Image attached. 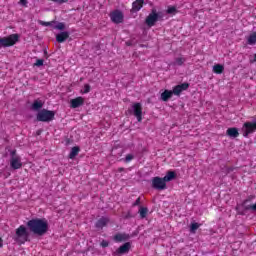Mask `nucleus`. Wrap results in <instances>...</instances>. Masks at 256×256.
I'll return each mask as SVG.
<instances>
[{"mask_svg":"<svg viewBox=\"0 0 256 256\" xmlns=\"http://www.w3.org/2000/svg\"><path fill=\"white\" fill-rule=\"evenodd\" d=\"M30 233L43 237L49 231V222L45 218H33L26 223Z\"/></svg>","mask_w":256,"mask_h":256,"instance_id":"obj_1","label":"nucleus"},{"mask_svg":"<svg viewBox=\"0 0 256 256\" xmlns=\"http://www.w3.org/2000/svg\"><path fill=\"white\" fill-rule=\"evenodd\" d=\"M13 239L19 245H25L29 241V230L25 225H20L13 236Z\"/></svg>","mask_w":256,"mask_h":256,"instance_id":"obj_2","label":"nucleus"},{"mask_svg":"<svg viewBox=\"0 0 256 256\" xmlns=\"http://www.w3.org/2000/svg\"><path fill=\"white\" fill-rule=\"evenodd\" d=\"M36 119L42 123H51L55 119V111L42 109L37 113Z\"/></svg>","mask_w":256,"mask_h":256,"instance_id":"obj_3","label":"nucleus"},{"mask_svg":"<svg viewBox=\"0 0 256 256\" xmlns=\"http://www.w3.org/2000/svg\"><path fill=\"white\" fill-rule=\"evenodd\" d=\"M19 41V34H11L0 38V47H13Z\"/></svg>","mask_w":256,"mask_h":256,"instance_id":"obj_4","label":"nucleus"},{"mask_svg":"<svg viewBox=\"0 0 256 256\" xmlns=\"http://www.w3.org/2000/svg\"><path fill=\"white\" fill-rule=\"evenodd\" d=\"M10 156V167L14 170L21 169L23 162H21V157L17 155V150H12Z\"/></svg>","mask_w":256,"mask_h":256,"instance_id":"obj_5","label":"nucleus"},{"mask_svg":"<svg viewBox=\"0 0 256 256\" xmlns=\"http://www.w3.org/2000/svg\"><path fill=\"white\" fill-rule=\"evenodd\" d=\"M152 188L157 189L158 191H163L167 189V182H165L164 178L156 176L152 178Z\"/></svg>","mask_w":256,"mask_h":256,"instance_id":"obj_6","label":"nucleus"},{"mask_svg":"<svg viewBox=\"0 0 256 256\" xmlns=\"http://www.w3.org/2000/svg\"><path fill=\"white\" fill-rule=\"evenodd\" d=\"M159 21L157 10L152 9L151 13L146 17L145 23L148 27H155V23Z\"/></svg>","mask_w":256,"mask_h":256,"instance_id":"obj_7","label":"nucleus"},{"mask_svg":"<svg viewBox=\"0 0 256 256\" xmlns=\"http://www.w3.org/2000/svg\"><path fill=\"white\" fill-rule=\"evenodd\" d=\"M243 137H249L251 133H255L256 131V122H245L243 124Z\"/></svg>","mask_w":256,"mask_h":256,"instance_id":"obj_8","label":"nucleus"},{"mask_svg":"<svg viewBox=\"0 0 256 256\" xmlns=\"http://www.w3.org/2000/svg\"><path fill=\"white\" fill-rule=\"evenodd\" d=\"M132 108L133 114L136 117L138 123H141V121H143V106L141 103L137 102L133 104Z\"/></svg>","mask_w":256,"mask_h":256,"instance_id":"obj_9","label":"nucleus"},{"mask_svg":"<svg viewBox=\"0 0 256 256\" xmlns=\"http://www.w3.org/2000/svg\"><path fill=\"white\" fill-rule=\"evenodd\" d=\"M123 18H124L123 12H121L120 10H114L110 14V19L112 23H116V25H119V23L123 21Z\"/></svg>","mask_w":256,"mask_h":256,"instance_id":"obj_10","label":"nucleus"},{"mask_svg":"<svg viewBox=\"0 0 256 256\" xmlns=\"http://www.w3.org/2000/svg\"><path fill=\"white\" fill-rule=\"evenodd\" d=\"M187 89H189V83L185 82L174 86L172 89V93L173 95H181V93H183V91H187Z\"/></svg>","mask_w":256,"mask_h":256,"instance_id":"obj_11","label":"nucleus"},{"mask_svg":"<svg viewBox=\"0 0 256 256\" xmlns=\"http://www.w3.org/2000/svg\"><path fill=\"white\" fill-rule=\"evenodd\" d=\"M131 250V242H125L115 252V255H125Z\"/></svg>","mask_w":256,"mask_h":256,"instance_id":"obj_12","label":"nucleus"},{"mask_svg":"<svg viewBox=\"0 0 256 256\" xmlns=\"http://www.w3.org/2000/svg\"><path fill=\"white\" fill-rule=\"evenodd\" d=\"M130 239L131 235L127 233H117L113 237V241H115V243H123L124 241H129Z\"/></svg>","mask_w":256,"mask_h":256,"instance_id":"obj_13","label":"nucleus"},{"mask_svg":"<svg viewBox=\"0 0 256 256\" xmlns=\"http://www.w3.org/2000/svg\"><path fill=\"white\" fill-rule=\"evenodd\" d=\"M143 5H145V0H135L132 3L131 13H139V10L143 9Z\"/></svg>","mask_w":256,"mask_h":256,"instance_id":"obj_14","label":"nucleus"},{"mask_svg":"<svg viewBox=\"0 0 256 256\" xmlns=\"http://www.w3.org/2000/svg\"><path fill=\"white\" fill-rule=\"evenodd\" d=\"M85 103V99H83V97H77V98H74L70 101V107L72 109H77L79 107H81L82 105H84Z\"/></svg>","mask_w":256,"mask_h":256,"instance_id":"obj_15","label":"nucleus"},{"mask_svg":"<svg viewBox=\"0 0 256 256\" xmlns=\"http://www.w3.org/2000/svg\"><path fill=\"white\" fill-rule=\"evenodd\" d=\"M108 223H109L108 217H101L96 221L95 227L96 229H103V227H107Z\"/></svg>","mask_w":256,"mask_h":256,"instance_id":"obj_16","label":"nucleus"},{"mask_svg":"<svg viewBox=\"0 0 256 256\" xmlns=\"http://www.w3.org/2000/svg\"><path fill=\"white\" fill-rule=\"evenodd\" d=\"M226 135L231 139H237V137H239V129L235 127L228 128L226 131Z\"/></svg>","mask_w":256,"mask_h":256,"instance_id":"obj_17","label":"nucleus"},{"mask_svg":"<svg viewBox=\"0 0 256 256\" xmlns=\"http://www.w3.org/2000/svg\"><path fill=\"white\" fill-rule=\"evenodd\" d=\"M66 39H69V32L64 31L56 35L57 43H65Z\"/></svg>","mask_w":256,"mask_h":256,"instance_id":"obj_18","label":"nucleus"},{"mask_svg":"<svg viewBox=\"0 0 256 256\" xmlns=\"http://www.w3.org/2000/svg\"><path fill=\"white\" fill-rule=\"evenodd\" d=\"M173 97V90H164L161 94L162 101H168Z\"/></svg>","mask_w":256,"mask_h":256,"instance_id":"obj_19","label":"nucleus"},{"mask_svg":"<svg viewBox=\"0 0 256 256\" xmlns=\"http://www.w3.org/2000/svg\"><path fill=\"white\" fill-rule=\"evenodd\" d=\"M43 105H45L43 101L34 100V102L32 103V109L33 111H39L40 109H43Z\"/></svg>","mask_w":256,"mask_h":256,"instance_id":"obj_20","label":"nucleus"},{"mask_svg":"<svg viewBox=\"0 0 256 256\" xmlns=\"http://www.w3.org/2000/svg\"><path fill=\"white\" fill-rule=\"evenodd\" d=\"M80 151H81V148H79V146L72 147L69 153V159H75L79 155Z\"/></svg>","mask_w":256,"mask_h":256,"instance_id":"obj_21","label":"nucleus"},{"mask_svg":"<svg viewBox=\"0 0 256 256\" xmlns=\"http://www.w3.org/2000/svg\"><path fill=\"white\" fill-rule=\"evenodd\" d=\"M213 73H216V75H221L225 71V66L221 64H215L212 69Z\"/></svg>","mask_w":256,"mask_h":256,"instance_id":"obj_22","label":"nucleus"},{"mask_svg":"<svg viewBox=\"0 0 256 256\" xmlns=\"http://www.w3.org/2000/svg\"><path fill=\"white\" fill-rule=\"evenodd\" d=\"M177 177V174L173 171H168L166 175L163 177L164 181L167 183L169 181H173Z\"/></svg>","mask_w":256,"mask_h":256,"instance_id":"obj_23","label":"nucleus"},{"mask_svg":"<svg viewBox=\"0 0 256 256\" xmlns=\"http://www.w3.org/2000/svg\"><path fill=\"white\" fill-rule=\"evenodd\" d=\"M248 45H255L256 44V32H253L247 38Z\"/></svg>","mask_w":256,"mask_h":256,"instance_id":"obj_24","label":"nucleus"},{"mask_svg":"<svg viewBox=\"0 0 256 256\" xmlns=\"http://www.w3.org/2000/svg\"><path fill=\"white\" fill-rule=\"evenodd\" d=\"M147 213H149V209H147V207H140L139 215L141 219H145V217H147Z\"/></svg>","mask_w":256,"mask_h":256,"instance_id":"obj_25","label":"nucleus"},{"mask_svg":"<svg viewBox=\"0 0 256 256\" xmlns=\"http://www.w3.org/2000/svg\"><path fill=\"white\" fill-rule=\"evenodd\" d=\"M185 61H187L185 57H178L175 59L174 65H178V67H181L185 64Z\"/></svg>","mask_w":256,"mask_h":256,"instance_id":"obj_26","label":"nucleus"},{"mask_svg":"<svg viewBox=\"0 0 256 256\" xmlns=\"http://www.w3.org/2000/svg\"><path fill=\"white\" fill-rule=\"evenodd\" d=\"M166 13L168 15H175V13H177V8L175 6H169Z\"/></svg>","mask_w":256,"mask_h":256,"instance_id":"obj_27","label":"nucleus"},{"mask_svg":"<svg viewBox=\"0 0 256 256\" xmlns=\"http://www.w3.org/2000/svg\"><path fill=\"white\" fill-rule=\"evenodd\" d=\"M39 25H42V27H51L55 21L45 22L43 20H38Z\"/></svg>","mask_w":256,"mask_h":256,"instance_id":"obj_28","label":"nucleus"},{"mask_svg":"<svg viewBox=\"0 0 256 256\" xmlns=\"http://www.w3.org/2000/svg\"><path fill=\"white\" fill-rule=\"evenodd\" d=\"M199 227H200L199 223H197V222L192 223L190 226L191 233H195L197 231V229H199Z\"/></svg>","mask_w":256,"mask_h":256,"instance_id":"obj_29","label":"nucleus"},{"mask_svg":"<svg viewBox=\"0 0 256 256\" xmlns=\"http://www.w3.org/2000/svg\"><path fill=\"white\" fill-rule=\"evenodd\" d=\"M54 29H57L58 31H65V23H58L56 26H54Z\"/></svg>","mask_w":256,"mask_h":256,"instance_id":"obj_30","label":"nucleus"},{"mask_svg":"<svg viewBox=\"0 0 256 256\" xmlns=\"http://www.w3.org/2000/svg\"><path fill=\"white\" fill-rule=\"evenodd\" d=\"M135 159V156L133 154H128L126 155L124 161L125 163H131V161H133Z\"/></svg>","mask_w":256,"mask_h":256,"instance_id":"obj_31","label":"nucleus"},{"mask_svg":"<svg viewBox=\"0 0 256 256\" xmlns=\"http://www.w3.org/2000/svg\"><path fill=\"white\" fill-rule=\"evenodd\" d=\"M43 63H45V60L38 59V60H36L34 65H35V67H43Z\"/></svg>","mask_w":256,"mask_h":256,"instance_id":"obj_32","label":"nucleus"},{"mask_svg":"<svg viewBox=\"0 0 256 256\" xmlns=\"http://www.w3.org/2000/svg\"><path fill=\"white\" fill-rule=\"evenodd\" d=\"M90 91H91V85L85 84V85H84V91H83V93H84V94H87V93H89Z\"/></svg>","mask_w":256,"mask_h":256,"instance_id":"obj_33","label":"nucleus"},{"mask_svg":"<svg viewBox=\"0 0 256 256\" xmlns=\"http://www.w3.org/2000/svg\"><path fill=\"white\" fill-rule=\"evenodd\" d=\"M138 205H141V197H138L135 202L132 204V207H137Z\"/></svg>","mask_w":256,"mask_h":256,"instance_id":"obj_34","label":"nucleus"},{"mask_svg":"<svg viewBox=\"0 0 256 256\" xmlns=\"http://www.w3.org/2000/svg\"><path fill=\"white\" fill-rule=\"evenodd\" d=\"M101 247L105 248V247H109V241L107 240H102V242L100 243Z\"/></svg>","mask_w":256,"mask_h":256,"instance_id":"obj_35","label":"nucleus"},{"mask_svg":"<svg viewBox=\"0 0 256 256\" xmlns=\"http://www.w3.org/2000/svg\"><path fill=\"white\" fill-rule=\"evenodd\" d=\"M50 1H52L53 3L63 4V3H67L69 0H50Z\"/></svg>","mask_w":256,"mask_h":256,"instance_id":"obj_36","label":"nucleus"},{"mask_svg":"<svg viewBox=\"0 0 256 256\" xmlns=\"http://www.w3.org/2000/svg\"><path fill=\"white\" fill-rule=\"evenodd\" d=\"M227 171H228V173H231V172L235 171V168L229 167V168L227 169Z\"/></svg>","mask_w":256,"mask_h":256,"instance_id":"obj_37","label":"nucleus"},{"mask_svg":"<svg viewBox=\"0 0 256 256\" xmlns=\"http://www.w3.org/2000/svg\"><path fill=\"white\" fill-rule=\"evenodd\" d=\"M20 3H21L22 5H27V0H20Z\"/></svg>","mask_w":256,"mask_h":256,"instance_id":"obj_38","label":"nucleus"},{"mask_svg":"<svg viewBox=\"0 0 256 256\" xmlns=\"http://www.w3.org/2000/svg\"><path fill=\"white\" fill-rule=\"evenodd\" d=\"M3 248V238H0V249Z\"/></svg>","mask_w":256,"mask_h":256,"instance_id":"obj_39","label":"nucleus"},{"mask_svg":"<svg viewBox=\"0 0 256 256\" xmlns=\"http://www.w3.org/2000/svg\"><path fill=\"white\" fill-rule=\"evenodd\" d=\"M118 171H119V173H122V171H125V168L120 167V168H118Z\"/></svg>","mask_w":256,"mask_h":256,"instance_id":"obj_40","label":"nucleus"},{"mask_svg":"<svg viewBox=\"0 0 256 256\" xmlns=\"http://www.w3.org/2000/svg\"><path fill=\"white\" fill-rule=\"evenodd\" d=\"M248 201H249V200H248V199H246V200L244 201V205H246Z\"/></svg>","mask_w":256,"mask_h":256,"instance_id":"obj_41","label":"nucleus"},{"mask_svg":"<svg viewBox=\"0 0 256 256\" xmlns=\"http://www.w3.org/2000/svg\"><path fill=\"white\" fill-rule=\"evenodd\" d=\"M126 45H131V43H129V42H126Z\"/></svg>","mask_w":256,"mask_h":256,"instance_id":"obj_42","label":"nucleus"}]
</instances>
